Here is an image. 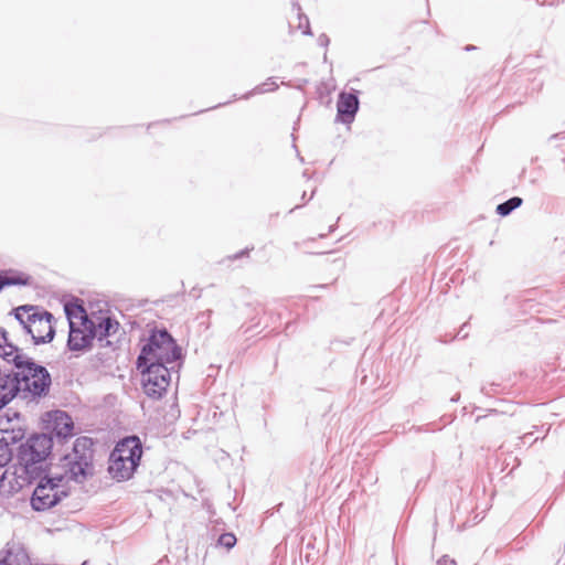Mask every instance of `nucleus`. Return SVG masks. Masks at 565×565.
I'll list each match as a JSON object with an SVG mask.
<instances>
[{
    "mask_svg": "<svg viewBox=\"0 0 565 565\" xmlns=\"http://www.w3.org/2000/svg\"><path fill=\"white\" fill-rule=\"evenodd\" d=\"M70 493V487L56 475L43 477L31 497V507L35 511H46L60 503Z\"/></svg>",
    "mask_w": 565,
    "mask_h": 565,
    "instance_id": "6",
    "label": "nucleus"
},
{
    "mask_svg": "<svg viewBox=\"0 0 565 565\" xmlns=\"http://www.w3.org/2000/svg\"><path fill=\"white\" fill-rule=\"evenodd\" d=\"M522 204V199L514 196L508 200L504 203H501L497 206V212L501 216H507L510 214L514 209L519 207Z\"/></svg>",
    "mask_w": 565,
    "mask_h": 565,
    "instance_id": "18",
    "label": "nucleus"
},
{
    "mask_svg": "<svg viewBox=\"0 0 565 565\" xmlns=\"http://www.w3.org/2000/svg\"><path fill=\"white\" fill-rule=\"evenodd\" d=\"M45 430L55 434L57 437H71L73 435L74 424L72 418L62 411L47 412L43 418Z\"/></svg>",
    "mask_w": 565,
    "mask_h": 565,
    "instance_id": "10",
    "label": "nucleus"
},
{
    "mask_svg": "<svg viewBox=\"0 0 565 565\" xmlns=\"http://www.w3.org/2000/svg\"><path fill=\"white\" fill-rule=\"evenodd\" d=\"M15 417L18 422L11 425L10 418L0 416V431L7 435L1 438V441L10 444L21 440L23 438L24 431L22 427L19 425V416L17 414Z\"/></svg>",
    "mask_w": 565,
    "mask_h": 565,
    "instance_id": "16",
    "label": "nucleus"
},
{
    "mask_svg": "<svg viewBox=\"0 0 565 565\" xmlns=\"http://www.w3.org/2000/svg\"><path fill=\"white\" fill-rule=\"evenodd\" d=\"M62 473H56L63 478L68 486L71 480L83 482L88 476L93 475V443L87 437L77 438L71 452L66 454L60 461Z\"/></svg>",
    "mask_w": 565,
    "mask_h": 565,
    "instance_id": "1",
    "label": "nucleus"
},
{
    "mask_svg": "<svg viewBox=\"0 0 565 565\" xmlns=\"http://www.w3.org/2000/svg\"><path fill=\"white\" fill-rule=\"evenodd\" d=\"M70 324L67 347L71 351L83 352L92 347L96 337V324L87 317L82 306L65 307Z\"/></svg>",
    "mask_w": 565,
    "mask_h": 565,
    "instance_id": "4",
    "label": "nucleus"
},
{
    "mask_svg": "<svg viewBox=\"0 0 565 565\" xmlns=\"http://www.w3.org/2000/svg\"><path fill=\"white\" fill-rule=\"evenodd\" d=\"M439 565H456L455 561H443Z\"/></svg>",
    "mask_w": 565,
    "mask_h": 565,
    "instance_id": "22",
    "label": "nucleus"
},
{
    "mask_svg": "<svg viewBox=\"0 0 565 565\" xmlns=\"http://www.w3.org/2000/svg\"><path fill=\"white\" fill-rule=\"evenodd\" d=\"M141 384L147 396L159 399L161 398L171 382L169 370L163 364H143L141 369Z\"/></svg>",
    "mask_w": 565,
    "mask_h": 565,
    "instance_id": "8",
    "label": "nucleus"
},
{
    "mask_svg": "<svg viewBox=\"0 0 565 565\" xmlns=\"http://www.w3.org/2000/svg\"><path fill=\"white\" fill-rule=\"evenodd\" d=\"M17 318L31 334L35 343H45L53 339V316L50 312L22 307L17 310Z\"/></svg>",
    "mask_w": 565,
    "mask_h": 565,
    "instance_id": "7",
    "label": "nucleus"
},
{
    "mask_svg": "<svg viewBox=\"0 0 565 565\" xmlns=\"http://www.w3.org/2000/svg\"><path fill=\"white\" fill-rule=\"evenodd\" d=\"M0 356L15 365L24 360L18 348L9 341L8 332L4 329H0Z\"/></svg>",
    "mask_w": 565,
    "mask_h": 565,
    "instance_id": "15",
    "label": "nucleus"
},
{
    "mask_svg": "<svg viewBox=\"0 0 565 565\" xmlns=\"http://www.w3.org/2000/svg\"><path fill=\"white\" fill-rule=\"evenodd\" d=\"M181 355L180 348L166 330H156L150 335L148 343L142 348L137 365H154L174 362Z\"/></svg>",
    "mask_w": 565,
    "mask_h": 565,
    "instance_id": "3",
    "label": "nucleus"
},
{
    "mask_svg": "<svg viewBox=\"0 0 565 565\" xmlns=\"http://www.w3.org/2000/svg\"><path fill=\"white\" fill-rule=\"evenodd\" d=\"M52 446V439L47 435H34L20 446L18 458L25 468H29L44 461L51 454Z\"/></svg>",
    "mask_w": 565,
    "mask_h": 565,
    "instance_id": "9",
    "label": "nucleus"
},
{
    "mask_svg": "<svg viewBox=\"0 0 565 565\" xmlns=\"http://www.w3.org/2000/svg\"><path fill=\"white\" fill-rule=\"evenodd\" d=\"M277 88L276 83H264L254 88L255 94H264L267 92H273Z\"/></svg>",
    "mask_w": 565,
    "mask_h": 565,
    "instance_id": "21",
    "label": "nucleus"
},
{
    "mask_svg": "<svg viewBox=\"0 0 565 565\" xmlns=\"http://www.w3.org/2000/svg\"><path fill=\"white\" fill-rule=\"evenodd\" d=\"M20 394L17 374L0 373V409Z\"/></svg>",
    "mask_w": 565,
    "mask_h": 565,
    "instance_id": "13",
    "label": "nucleus"
},
{
    "mask_svg": "<svg viewBox=\"0 0 565 565\" xmlns=\"http://www.w3.org/2000/svg\"><path fill=\"white\" fill-rule=\"evenodd\" d=\"M359 108V99L354 94L341 93L337 103L338 118L349 124L353 120Z\"/></svg>",
    "mask_w": 565,
    "mask_h": 565,
    "instance_id": "12",
    "label": "nucleus"
},
{
    "mask_svg": "<svg viewBox=\"0 0 565 565\" xmlns=\"http://www.w3.org/2000/svg\"><path fill=\"white\" fill-rule=\"evenodd\" d=\"M19 380L20 395L23 398H35L46 395L51 386V376L44 366L29 360L15 365Z\"/></svg>",
    "mask_w": 565,
    "mask_h": 565,
    "instance_id": "5",
    "label": "nucleus"
},
{
    "mask_svg": "<svg viewBox=\"0 0 565 565\" xmlns=\"http://www.w3.org/2000/svg\"><path fill=\"white\" fill-rule=\"evenodd\" d=\"M28 282V279L21 277V276H10L8 273L1 271L0 273V290L10 285H25Z\"/></svg>",
    "mask_w": 565,
    "mask_h": 565,
    "instance_id": "19",
    "label": "nucleus"
},
{
    "mask_svg": "<svg viewBox=\"0 0 565 565\" xmlns=\"http://www.w3.org/2000/svg\"><path fill=\"white\" fill-rule=\"evenodd\" d=\"M0 565H32L26 550L19 543H8L0 552Z\"/></svg>",
    "mask_w": 565,
    "mask_h": 565,
    "instance_id": "11",
    "label": "nucleus"
},
{
    "mask_svg": "<svg viewBox=\"0 0 565 565\" xmlns=\"http://www.w3.org/2000/svg\"><path fill=\"white\" fill-rule=\"evenodd\" d=\"M236 536L233 533H224L218 537V545L230 550L236 544Z\"/></svg>",
    "mask_w": 565,
    "mask_h": 565,
    "instance_id": "20",
    "label": "nucleus"
},
{
    "mask_svg": "<svg viewBox=\"0 0 565 565\" xmlns=\"http://www.w3.org/2000/svg\"><path fill=\"white\" fill-rule=\"evenodd\" d=\"M24 484V480L18 477L17 471H0V492L7 495L19 492Z\"/></svg>",
    "mask_w": 565,
    "mask_h": 565,
    "instance_id": "14",
    "label": "nucleus"
},
{
    "mask_svg": "<svg viewBox=\"0 0 565 565\" xmlns=\"http://www.w3.org/2000/svg\"><path fill=\"white\" fill-rule=\"evenodd\" d=\"M142 456V445L138 437H127L119 441L110 454L108 471L113 479H130Z\"/></svg>",
    "mask_w": 565,
    "mask_h": 565,
    "instance_id": "2",
    "label": "nucleus"
},
{
    "mask_svg": "<svg viewBox=\"0 0 565 565\" xmlns=\"http://www.w3.org/2000/svg\"><path fill=\"white\" fill-rule=\"evenodd\" d=\"M118 329V322L111 320L110 318H103L96 328V335L100 339L106 338L113 333H115Z\"/></svg>",
    "mask_w": 565,
    "mask_h": 565,
    "instance_id": "17",
    "label": "nucleus"
}]
</instances>
